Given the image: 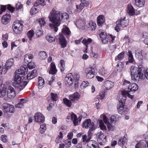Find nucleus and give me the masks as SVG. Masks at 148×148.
Segmentation results:
<instances>
[{
    "label": "nucleus",
    "instance_id": "nucleus-23",
    "mask_svg": "<svg viewBox=\"0 0 148 148\" xmlns=\"http://www.w3.org/2000/svg\"><path fill=\"white\" fill-rule=\"evenodd\" d=\"M87 148H99L98 143L94 140H90L88 143Z\"/></svg>",
    "mask_w": 148,
    "mask_h": 148
},
{
    "label": "nucleus",
    "instance_id": "nucleus-63",
    "mask_svg": "<svg viewBox=\"0 0 148 148\" xmlns=\"http://www.w3.org/2000/svg\"><path fill=\"white\" fill-rule=\"evenodd\" d=\"M8 34L6 33L2 35V39L3 41H7L8 40Z\"/></svg>",
    "mask_w": 148,
    "mask_h": 148
},
{
    "label": "nucleus",
    "instance_id": "nucleus-51",
    "mask_svg": "<svg viewBox=\"0 0 148 148\" xmlns=\"http://www.w3.org/2000/svg\"><path fill=\"white\" fill-rule=\"evenodd\" d=\"M126 139L125 138H119L118 140V144L121 146H123L125 144Z\"/></svg>",
    "mask_w": 148,
    "mask_h": 148
},
{
    "label": "nucleus",
    "instance_id": "nucleus-44",
    "mask_svg": "<svg viewBox=\"0 0 148 148\" xmlns=\"http://www.w3.org/2000/svg\"><path fill=\"white\" fill-rule=\"evenodd\" d=\"M39 58L41 60H45L47 57V54L44 51L40 52L39 53Z\"/></svg>",
    "mask_w": 148,
    "mask_h": 148
},
{
    "label": "nucleus",
    "instance_id": "nucleus-3",
    "mask_svg": "<svg viewBox=\"0 0 148 148\" xmlns=\"http://www.w3.org/2000/svg\"><path fill=\"white\" fill-rule=\"evenodd\" d=\"M141 66H139L138 69L134 66L131 67V75L132 79L138 81L139 79H143L146 78L148 80V69L145 70Z\"/></svg>",
    "mask_w": 148,
    "mask_h": 148
},
{
    "label": "nucleus",
    "instance_id": "nucleus-58",
    "mask_svg": "<svg viewBox=\"0 0 148 148\" xmlns=\"http://www.w3.org/2000/svg\"><path fill=\"white\" fill-rule=\"evenodd\" d=\"M51 99L53 101H57L58 98L56 94L51 93Z\"/></svg>",
    "mask_w": 148,
    "mask_h": 148
},
{
    "label": "nucleus",
    "instance_id": "nucleus-12",
    "mask_svg": "<svg viewBox=\"0 0 148 148\" xmlns=\"http://www.w3.org/2000/svg\"><path fill=\"white\" fill-rule=\"evenodd\" d=\"M3 107L5 112L12 113L14 112V108L12 105L7 103H4L3 104Z\"/></svg>",
    "mask_w": 148,
    "mask_h": 148
},
{
    "label": "nucleus",
    "instance_id": "nucleus-46",
    "mask_svg": "<svg viewBox=\"0 0 148 148\" xmlns=\"http://www.w3.org/2000/svg\"><path fill=\"white\" fill-rule=\"evenodd\" d=\"M92 42V40L91 38H88V39L84 38L82 41L83 44L86 46L91 43Z\"/></svg>",
    "mask_w": 148,
    "mask_h": 148
},
{
    "label": "nucleus",
    "instance_id": "nucleus-41",
    "mask_svg": "<svg viewBox=\"0 0 148 148\" xmlns=\"http://www.w3.org/2000/svg\"><path fill=\"white\" fill-rule=\"evenodd\" d=\"M145 0H135L136 5L139 7H142L145 4Z\"/></svg>",
    "mask_w": 148,
    "mask_h": 148
},
{
    "label": "nucleus",
    "instance_id": "nucleus-19",
    "mask_svg": "<svg viewBox=\"0 0 148 148\" xmlns=\"http://www.w3.org/2000/svg\"><path fill=\"white\" fill-rule=\"evenodd\" d=\"M80 97V95L78 92H76L74 94L71 95L69 98L71 101L74 102L78 101Z\"/></svg>",
    "mask_w": 148,
    "mask_h": 148
},
{
    "label": "nucleus",
    "instance_id": "nucleus-40",
    "mask_svg": "<svg viewBox=\"0 0 148 148\" xmlns=\"http://www.w3.org/2000/svg\"><path fill=\"white\" fill-rule=\"evenodd\" d=\"M127 54L129 56L128 61L126 63V64H127L128 62L132 63L134 61V59L132 52L130 51H128Z\"/></svg>",
    "mask_w": 148,
    "mask_h": 148
},
{
    "label": "nucleus",
    "instance_id": "nucleus-30",
    "mask_svg": "<svg viewBox=\"0 0 148 148\" xmlns=\"http://www.w3.org/2000/svg\"><path fill=\"white\" fill-rule=\"evenodd\" d=\"M97 25L99 26H101L104 23L105 19L102 15H100L97 18Z\"/></svg>",
    "mask_w": 148,
    "mask_h": 148
},
{
    "label": "nucleus",
    "instance_id": "nucleus-52",
    "mask_svg": "<svg viewBox=\"0 0 148 148\" xmlns=\"http://www.w3.org/2000/svg\"><path fill=\"white\" fill-rule=\"evenodd\" d=\"M98 138L100 140H102L103 141L105 140L106 136L101 132H100L98 133Z\"/></svg>",
    "mask_w": 148,
    "mask_h": 148
},
{
    "label": "nucleus",
    "instance_id": "nucleus-54",
    "mask_svg": "<svg viewBox=\"0 0 148 148\" xmlns=\"http://www.w3.org/2000/svg\"><path fill=\"white\" fill-rule=\"evenodd\" d=\"M124 52H121L118 55L116 58H115V59L116 60H121L124 58Z\"/></svg>",
    "mask_w": 148,
    "mask_h": 148
},
{
    "label": "nucleus",
    "instance_id": "nucleus-17",
    "mask_svg": "<svg viewBox=\"0 0 148 148\" xmlns=\"http://www.w3.org/2000/svg\"><path fill=\"white\" fill-rule=\"evenodd\" d=\"M119 104L117 105V109L119 112L121 114H123L125 112L124 101L119 99Z\"/></svg>",
    "mask_w": 148,
    "mask_h": 148
},
{
    "label": "nucleus",
    "instance_id": "nucleus-42",
    "mask_svg": "<svg viewBox=\"0 0 148 148\" xmlns=\"http://www.w3.org/2000/svg\"><path fill=\"white\" fill-rule=\"evenodd\" d=\"M6 86L4 85V86L2 88H1L0 91V97H2L5 96L6 93Z\"/></svg>",
    "mask_w": 148,
    "mask_h": 148
},
{
    "label": "nucleus",
    "instance_id": "nucleus-6",
    "mask_svg": "<svg viewBox=\"0 0 148 148\" xmlns=\"http://www.w3.org/2000/svg\"><path fill=\"white\" fill-rule=\"evenodd\" d=\"M95 66L94 64L90 65L88 68L85 69V74L87 78L91 79L94 77Z\"/></svg>",
    "mask_w": 148,
    "mask_h": 148
},
{
    "label": "nucleus",
    "instance_id": "nucleus-49",
    "mask_svg": "<svg viewBox=\"0 0 148 148\" xmlns=\"http://www.w3.org/2000/svg\"><path fill=\"white\" fill-rule=\"evenodd\" d=\"M63 101L64 104L67 106L71 107L72 105V103L70 100L67 98H64L63 99Z\"/></svg>",
    "mask_w": 148,
    "mask_h": 148
},
{
    "label": "nucleus",
    "instance_id": "nucleus-36",
    "mask_svg": "<svg viewBox=\"0 0 148 148\" xmlns=\"http://www.w3.org/2000/svg\"><path fill=\"white\" fill-rule=\"evenodd\" d=\"M146 144L145 141L143 140H140L136 145V148H145Z\"/></svg>",
    "mask_w": 148,
    "mask_h": 148
},
{
    "label": "nucleus",
    "instance_id": "nucleus-28",
    "mask_svg": "<svg viewBox=\"0 0 148 148\" xmlns=\"http://www.w3.org/2000/svg\"><path fill=\"white\" fill-rule=\"evenodd\" d=\"M50 66L51 68L49 71V73L53 74H56L57 71L55 63L53 62L51 63L50 64Z\"/></svg>",
    "mask_w": 148,
    "mask_h": 148
},
{
    "label": "nucleus",
    "instance_id": "nucleus-59",
    "mask_svg": "<svg viewBox=\"0 0 148 148\" xmlns=\"http://www.w3.org/2000/svg\"><path fill=\"white\" fill-rule=\"evenodd\" d=\"M27 67L29 69H31L35 67L34 63L33 62H30L27 64Z\"/></svg>",
    "mask_w": 148,
    "mask_h": 148
},
{
    "label": "nucleus",
    "instance_id": "nucleus-62",
    "mask_svg": "<svg viewBox=\"0 0 148 148\" xmlns=\"http://www.w3.org/2000/svg\"><path fill=\"white\" fill-rule=\"evenodd\" d=\"M92 56L95 59H97L100 57V55L97 52H94L92 53Z\"/></svg>",
    "mask_w": 148,
    "mask_h": 148
},
{
    "label": "nucleus",
    "instance_id": "nucleus-18",
    "mask_svg": "<svg viewBox=\"0 0 148 148\" xmlns=\"http://www.w3.org/2000/svg\"><path fill=\"white\" fill-rule=\"evenodd\" d=\"M58 37L60 41V43L61 47L65 48L66 46V41L65 37L62 34H60L58 36Z\"/></svg>",
    "mask_w": 148,
    "mask_h": 148
},
{
    "label": "nucleus",
    "instance_id": "nucleus-38",
    "mask_svg": "<svg viewBox=\"0 0 148 148\" xmlns=\"http://www.w3.org/2000/svg\"><path fill=\"white\" fill-rule=\"evenodd\" d=\"M88 26V28H90L92 31L95 30L96 27V25L95 23L91 21L89 22Z\"/></svg>",
    "mask_w": 148,
    "mask_h": 148
},
{
    "label": "nucleus",
    "instance_id": "nucleus-2",
    "mask_svg": "<svg viewBox=\"0 0 148 148\" xmlns=\"http://www.w3.org/2000/svg\"><path fill=\"white\" fill-rule=\"evenodd\" d=\"M27 71V68L25 66L21 67L20 69L15 71L13 85L17 90H21L27 84L28 82L25 81L26 78L25 75Z\"/></svg>",
    "mask_w": 148,
    "mask_h": 148
},
{
    "label": "nucleus",
    "instance_id": "nucleus-25",
    "mask_svg": "<svg viewBox=\"0 0 148 148\" xmlns=\"http://www.w3.org/2000/svg\"><path fill=\"white\" fill-rule=\"evenodd\" d=\"M37 75V73L36 70L34 69L32 71L29 72L27 75V78L28 79H32L36 76Z\"/></svg>",
    "mask_w": 148,
    "mask_h": 148
},
{
    "label": "nucleus",
    "instance_id": "nucleus-37",
    "mask_svg": "<svg viewBox=\"0 0 148 148\" xmlns=\"http://www.w3.org/2000/svg\"><path fill=\"white\" fill-rule=\"evenodd\" d=\"M88 136L86 135H84L82 136L83 142H88V143L90 141L89 140L91 139V136L90 132H88Z\"/></svg>",
    "mask_w": 148,
    "mask_h": 148
},
{
    "label": "nucleus",
    "instance_id": "nucleus-32",
    "mask_svg": "<svg viewBox=\"0 0 148 148\" xmlns=\"http://www.w3.org/2000/svg\"><path fill=\"white\" fill-rule=\"evenodd\" d=\"M26 102V100L25 99H20V101L15 105V107L18 108H21L23 106L24 103Z\"/></svg>",
    "mask_w": 148,
    "mask_h": 148
},
{
    "label": "nucleus",
    "instance_id": "nucleus-21",
    "mask_svg": "<svg viewBox=\"0 0 148 148\" xmlns=\"http://www.w3.org/2000/svg\"><path fill=\"white\" fill-rule=\"evenodd\" d=\"M11 16L8 14H6L3 16L1 18V23L2 24L6 25L10 21Z\"/></svg>",
    "mask_w": 148,
    "mask_h": 148
},
{
    "label": "nucleus",
    "instance_id": "nucleus-27",
    "mask_svg": "<svg viewBox=\"0 0 148 148\" xmlns=\"http://www.w3.org/2000/svg\"><path fill=\"white\" fill-rule=\"evenodd\" d=\"M98 72L100 75L105 77H107L109 75L108 72L103 67L99 68Z\"/></svg>",
    "mask_w": 148,
    "mask_h": 148
},
{
    "label": "nucleus",
    "instance_id": "nucleus-55",
    "mask_svg": "<svg viewBox=\"0 0 148 148\" xmlns=\"http://www.w3.org/2000/svg\"><path fill=\"white\" fill-rule=\"evenodd\" d=\"M34 34L33 30H30L27 33V35L30 40H32V38L34 35Z\"/></svg>",
    "mask_w": 148,
    "mask_h": 148
},
{
    "label": "nucleus",
    "instance_id": "nucleus-35",
    "mask_svg": "<svg viewBox=\"0 0 148 148\" xmlns=\"http://www.w3.org/2000/svg\"><path fill=\"white\" fill-rule=\"evenodd\" d=\"M135 56L139 60H141L143 58L142 51L140 50H137L135 51Z\"/></svg>",
    "mask_w": 148,
    "mask_h": 148
},
{
    "label": "nucleus",
    "instance_id": "nucleus-48",
    "mask_svg": "<svg viewBox=\"0 0 148 148\" xmlns=\"http://www.w3.org/2000/svg\"><path fill=\"white\" fill-rule=\"evenodd\" d=\"M60 69L61 71H64L65 69V61L62 60L60 61Z\"/></svg>",
    "mask_w": 148,
    "mask_h": 148
},
{
    "label": "nucleus",
    "instance_id": "nucleus-5",
    "mask_svg": "<svg viewBox=\"0 0 148 148\" xmlns=\"http://www.w3.org/2000/svg\"><path fill=\"white\" fill-rule=\"evenodd\" d=\"M125 17L123 18H121L116 22V25L115 27V30L117 32H119L121 28H124L126 27L128 24V21L125 20Z\"/></svg>",
    "mask_w": 148,
    "mask_h": 148
},
{
    "label": "nucleus",
    "instance_id": "nucleus-10",
    "mask_svg": "<svg viewBox=\"0 0 148 148\" xmlns=\"http://www.w3.org/2000/svg\"><path fill=\"white\" fill-rule=\"evenodd\" d=\"M81 3L79 5H76V10L77 12H79L84 8V6L88 7L90 4V0H81Z\"/></svg>",
    "mask_w": 148,
    "mask_h": 148
},
{
    "label": "nucleus",
    "instance_id": "nucleus-14",
    "mask_svg": "<svg viewBox=\"0 0 148 148\" xmlns=\"http://www.w3.org/2000/svg\"><path fill=\"white\" fill-rule=\"evenodd\" d=\"M127 96L132 99L134 98V95H130L126 91L123 90L121 91V94L119 95V98L120 100L125 101L126 100Z\"/></svg>",
    "mask_w": 148,
    "mask_h": 148
},
{
    "label": "nucleus",
    "instance_id": "nucleus-43",
    "mask_svg": "<svg viewBox=\"0 0 148 148\" xmlns=\"http://www.w3.org/2000/svg\"><path fill=\"white\" fill-rule=\"evenodd\" d=\"M124 68V65L122 62H119L116 65L117 70L119 72L121 71Z\"/></svg>",
    "mask_w": 148,
    "mask_h": 148
},
{
    "label": "nucleus",
    "instance_id": "nucleus-33",
    "mask_svg": "<svg viewBox=\"0 0 148 148\" xmlns=\"http://www.w3.org/2000/svg\"><path fill=\"white\" fill-rule=\"evenodd\" d=\"M127 12L128 14L131 16L135 14L134 9L131 5H128Z\"/></svg>",
    "mask_w": 148,
    "mask_h": 148
},
{
    "label": "nucleus",
    "instance_id": "nucleus-9",
    "mask_svg": "<svg viewBox=\"0 0 148 148\" xmlns=\"http://www.w3.org/2000/svg\"><path fill=\"white\" fill-rule=\"evenodd\" d=\"M82 127L86 129L89 128L90 131H93L96 128L94 123L92 122L91 120L89 119H87L83 122Z\"/></svg>",
    "mask_w": 148,
    "mask_h": 148
},
{
    "label": "nucleus",
    "instance_id": "nucleus-16",
    "mask_svg": "<svg viewBox=\"0 0 148 148\" xmlns=\"http://www.w3.org/2000/svg\"><path fill=\"white\" fill-rule=\"evenodd\" d=\"M7 95L10 98H14L16 96V92L14 88L11 86H8L7 88Z\"/></svg>",
    "mask_w": 148,
    "mask_h": 148
},
{
    "label": "nucleus",
    "instance_id": "nucleus-7",
    "mask_svg": "<svg viewBox=\"0 0 148 148\" xmlns=\"http://www.w3.org/2000/svg\"><path fill=\"white\" fill-rule=\"evenodd\" d=\"M82 116H79L77 118L75 114L72 113L69 114L67 116V119L68 120H70L73 121V122L75 125L76 126L78 125L80 123L82 119Z\"/></svg>",
    "mask_w": 148,
    "mask_h": 148
},
{
    "label": "nucleus",
    "instance_id": "nucleus-15",
    "mask_svg": "<svg viewBox=\"0 0 148 148\" xmlns=\"http://www.w3.org/2000/svg\"><path fill=\"white\" fill-rule=\"evenodd\" d=\"M34 118L36 122L39 123H43L45 121L43 115L40 112L36 113L34 115Z\"/></svg>",
    "mask_w": 148,
    "mask_h": 148
},
{
    "label": "nucleus",
    "instance_id": "nucleus-31",
    "mask_svg": "<svg viewBox=\"0 0 148 148\" xmlns=\"http://www.w3.org/2000/svg\"><path fill=\"white\" fill-rule=\"evenodd\" d=\"M34 56L31 53H27L26 54L24 58V61L26 63H27L30 61L31 60L33 59Z\"/></svg>",
    "mask_w": 148,
    "mask_h": 148
},
{
    "label": "nucleus",
    "instance_id": "nucleus-29",
    "mask_svg": "<svg viewBox=\"0 0 148 148\" xmlns=\"http://www.w3.org/2000/svg\"><path fill=\"white\" fill-rule=\"evenodd\" d=\"M62 32L66 36H69L71 33L69 28L65 25H63Z\"/></svg>",
    "mask_w": 148,
    "mask_h": 148
},
{
    "label": "nucleus",
    "instance_id": "nucleus-1",
    "mask_svg": "<svg viewBox=\"0 0 148 148\" xmlns=\"http://www.w3.org/2000/svg\"><path fill=\"white\" fill-rule=\"evenodd\" d=\"M69 18V15L66 12L61 13L59 11L53 9L50 12L48 16L50 22L49 26L55 32L58 29V27L60 24L61 21H65Z\"/></svg>",
    "mask_w": 148,
    "mask_h": 148
},
{
    "label": "nucleus",
    "instance_id": "nucleus-26",
    "mask_svg": "<svg viewBox=\"0 0 148 148\" xmlns=\"http://www.w3.org/2000/svg\"><path fill=\"white\" fill-rule=\"evenodd\" d=\"M138 86L137 84L134 83H133L130 84L128 88V91H135L138 90Z\"/></svg>",
    "mask_w": 148,
    "mask_h": 148
},
{
    "label": "nucleus",
    "instance_id": "nucleus-34",
    "mask_svg": "<svg viewBox=\"0 0 148 148\" xmlns=\"http://www.w3.org/2000/svg\"><path fill=\"white\" fill-rule=\"evenodd\" d=\"M98 123L99 126L101 130L105 131L107 130L106 127L102 120H99Z\"/></svg>",
    "mask_w": 148,
    "mask_h": 148
},
{
    "label": "nucleus",
    "instance_id": "nucleus-47",
    "mask_svg": "<svg viewBox=\"0 0 148 148\" xmlns=\"http://www.w3.org/2000/svg\"><path fill=\"white\" fill-rule=\"evenodd\" d=\"M46 129V126L45 124L43 123L40 125L39 130L41 133L43 134L44 133Z\"/></svg>",
    "mask_w": 148,
    "mask_h": 148
},
{
    "label": "nucleus",
    "instance_id": "nucleus-11",
    "mask_svg": "<svg viewBox=\"0 0 148 148\" xmlns=\"http://www.w3.org/2000/svg\"><path fill=\"white\" fill-rule=\"evenodd\" d=\"M23 5L20 2H18L15 4V7L14 8L10 5H8V9L11 12H13L15 9L16 10L23 8Z\"/></svg>",
    "mask_w": 148,
    "mask_h": 148
},
{
    "label": "nucleus",
    "instance_id": "nucleus-61",
    "mask_svg": "<svg viewBox=\"0 0 148 148\" xmlns=\"http://www.w3.org/2000/svg\"><path fill=\"white\" fill-rule=\"evenodd\" d=\"M1 139L2 141L4 143H6L7 142V136L5 135H2L1 136Z\"/></svg>",
    "mask_w": 148,
    "mask_h": 148
},
{
    "label": "nucleus",
    "instance_id": "nucleus-13",
    "mask_svg": "<svg viewBox=\"0 0 148 148\" xmlns=\"http://www.w3.org/2000/svg\"><path fill=\"white\" fill-rule=\"evenodd\" d=\"M74 78L72 73H69L67 74L64 79V81L66 85L68 86H71L73 83Z\"/></svg>",
    "mask_w": 148,
    "mask_h": 148
},
{
    "label": "nucleus",
    "instance_id": "nucleus-56",
    "mask_svg": "<svg viewBox=\"0 0 148 148\" xmlns=\"http://www.w3.org/2000/svg\"><path fill=\"white\" fill-rule=\"evenodd\" d=\"M79 77L77 76L75 77V88H78L79 84Z\"/></svg>",
    "mask_w": 148,
    "mask_h": 148
},
{
    "label": "nucleus",
    "instance_id": "nucleus-24",
    "mask_svg": "<svg viewBox=\"0 0 148 148\" xmlns=\"http://www.w3.org/2000/svg\"><path fill=\"white\" fill-rule=\"evenodd\" d=\"M99 35L102 42L104 44L107 43L108 41V38L106 34L103 31L101 32L100 34Z\"/></svg>",
    "mask_w": 148,
    "mask_h": 148
},
{
    "label": "nucleus",
    "instance_id": "nucleus-39",
    "mask_svg": "<svg viewBox=\"0 0 148 148\" xmlns=\"http://www.w3.org/2000/svg\"><path fill=\"white\" fill-rule=\"evenodd\" d=\"M46 4V2L44 0H37L34 3V6L37 7L40 5L42 6H44Z\"/></svg>",
    "mask_w": 148,
    "mask_h": 148
},
{
    "label": "nucleus",
    "instance_id": "nucleus-8",
    "mask_svg": "<svg viewBox=\"0 0 148 148\" xmlns=\"http://www.w3.org/2000/svg\"><path fill=\"white\" fill-rule=\"evenodd\" d=\"M23 25L22 22L20 21L14 22L12 27L14 32L16 34H19L22 30Z\"/></svg>",
    "mask_w": 148,
    "mask_h": 148
},
{
    "label": "nucleus",
    "instance_id": "nucleus-4",
    "mask_svg": "<svg viewBox=\"0 0 148 148\" xmlns=\"http://www.w3.org/2000/svg\"><path fill=\"white\" fill-rule=\"evenodd\" d=\"M103 118V121L105 123L107 124V126L108 130L110 131H113L115 129L114 124L116 121L115 116L112 115L109 120L105 114L101 115Z\"/></svg>",
    "mask_w": 148,
    "mask_h": 148
},
{
    "label": "nucleus",
    "instance_id": "nucleus-45",
    "mask_svg": "<svg viewBox=\"0 0 148 148\" xmlns=\"http://www.w3.org/2000/svg\"><path fill=\"white\" fill-rule=\"evenodd\" d=\"M46 38L49 42H51L55 41V37L54 36H52L50 34H48L46 36Z\"/></svg>",
    "mask_w": 148,
    "mask_h": 148
},
{
    "label": "nucleus",
    "instance_id": "nucleus-57",
    "mask_svg": "<svg viewBox=\"0 0 148 148\" xmlns=\"http://www.w3.org/2000/svg\"><path fill=\"white\" fill-rule=\"evenodd\" d=\"M38 83L39 86L40 87L44 85V81L42 77H39Z\"/></svg>",
    "mask_w": 148,
    "mask_h": 148
},
{
    "label": "nucleus",
    "instance_id": "nucleus-64",
    "mask_svg": "<svg viewBox=\"0 0 148 148\" xmlns=\"http://www.w3.org/2000/svg\"><path fill=\"white\" fill-rule=\"evenodd\" d=\"M105 93L104 92H101L99 94V95L98 96H97V97H98L97 98H98V99L99 98L101 99H102L105 97Z\"/></svg>",
    "mask_w": 148,
    "mask_h": 148
},
{
    "label": "nucleus",
    "instance_id": "nucleus-53",
    "mask_svg": "<svg viewBox=\"0 0 148 148\" xmlns=\"http://www.w3.org/2000/svg\"><path fill=\"white\" fill-rule=\"evenodd\" d=\"M7 5H1V8H0V14L1 15L3 12H5L6 10V8H8Z\"/></svg>",
    "mask_w": 148,
    "mask_h": 148
},
{
    "label": "nucleus",
    "instance_id": "nucleus-20",
    "mask_svg": "<svg viewBox=\"0 0 148 148\" xmlns=\"http://www.w3.org/2000/svg\"><path fill=\"white\" fill-rule=\"evenodd\" d=\"M114 85L113 82L111 81L107 80L104 82L103 84V86L105 87L104 89L108 90L113 87Z\"/></svg>",
    "mask_w": 148,
    "mask_h": 148
},
{
    "label": "nucleus",
    "instance_id": "nucleus-60",
    "mask_svg": "<svg viewBox=\"0 0 148 148\" xmlns=\"http://www.w3.org/2000/svg\"><path fill=\"white\" fill-rule=\"evenodd\" d=\"M39 22L41 26H43L46 24L45 19L43 18H41L39 19Z\"/></svg>",
    "mask_w": 148,
    "mask_h": 148
},
{
    "label": "nucleus",
    "instance_id": "nucleus-22",
    "mask_svg": "<svg viewBox=\"0 0 148 148\" xmlns=\"http://www.w3.org/2000/svg\"><path fill=\"white\" fill-rule=\"evenodd\" d=\"M14 61L12 58L8 59L6 61L5 66V70H7L11 68L14 64Z\"/></svg>",
    "mask_w": 148,
    "mask_h": 148
},
{
    "label": "nucleus",
    "instance_id": "nucleus-50",
    "mask_svg": "<svg viewBox=\"0 0 148 148\" xmlns=\"http://www.w3.org/2000/svg\"><path fill=\"white\" fill-rule=\"evenodd\" d=\"M89 85V83L87 81L82 82L80 86V87L82 89H84Z\"/></svg>",
    "mask_w": 148,
    "mask_h": 148
}]
</instances>
